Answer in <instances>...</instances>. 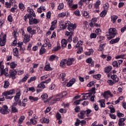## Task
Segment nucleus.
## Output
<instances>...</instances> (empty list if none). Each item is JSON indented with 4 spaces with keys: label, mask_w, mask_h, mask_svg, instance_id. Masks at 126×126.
Here are the masks:
<instances>
[{
    "label": "nucleus",
    "mask_w": 126,
    "mask_h": 126,
    "mask_svg": "<svg viewBox=\"0 0 126 126\" xmlns=\"http://www.w3.org/2000/svg\"><path fill=\"white\" fill-rule=\"evenodd\" d=\"M15 94V90L14 89L10 90L9 91H7L2 93L3 96H5V98L6 99L11 100L13 98L12 95Z\"/></svg>",
    "instance_id": "obj_1"
},
{
    "label": "nucleus",
    "mask_w": 126,
    "mask_h": 126,
    "mask_svg": "<svg viewBox=\"0 0 126 126\" xmlns=\"http://www.w3.org/2000/svg\"><path fill=\"white\" fill-rule=\"evenodd\" d=\"M109 35L107 36V39L108 40H111V39H113L116 37L117 35V32L116 31V29L115 28H111L109 30Z\"/></svg>",
    "instance_id": "obj_2"
},
{
    "label": "nucleus",
    "mask_w": 126,
    "mask_h": 126,
    "mask_svg": "<svg viewBox=\"0 0 126 126\" xmlns=\"http://www.w3.org/2000/svg\"><path fill=\"white\" fill-rule=\"evenodd\" d=\"M20 96H21V93L20 89H18L17 90V93L16 94V95L14 97V100L16 102H18V106H21V100H20L19 99H20Z\"/></svg>",
    "instance_id": "obj_3"
},
{
    "label": "nucleus",
    "mask_w": 126,
    "mask_h": 126,
    "mask_svg": "<svg viewBox=\"0 0 126 126\" xmlns=\"http://www.w3.org/2000/svg\"><path fill=\"white\" fill-rule=\"evenodd\" d=\"M29 23L30 25H33V24H38L40 22V20L33 18V16H29Z\"/></svg>",
    "instance_id": "obj_4"
},
{
    "label": "nucleus",
    "mask_w": 126,
    "mask_h": 126,
    "mask_svg": "<svg viewBox=\"0 0 126 126\" xmlns=\"http://www.w3.org/2000/svg\"><path fill=\"white\" fill-rule=\"evenodd\" d=\"M17 74V71L15 69L10 70L9 71V74L8 76V77L12 78V79L14 80L16 78V75Z\"/></svg>",
    "instance_id": "obj_5"
},
{
    "label": "nucleus",
    "mask_w": 126,
    "mask_h": 126,
    "mask_svg": "<svg viewBox=\"0 0 126 126\" xmlns=\"http://www.w3.org/2000/svg\"><path fill=\"white\" fill-rule=\"evenodd\" d=\"M47 46H48V50L52 49V44L50 42V40L48 38H46L44 40V44H43L42 47L46 48Z\"/></svg>",
    "instance_id": "obj_6"
},
{
    "label": "nucleus",
    "mask_w": 126,
    "mask_h": 126,
    "mask_svg": "<svg viewBox=\"0 0 126 126\" xmlns=\"http://www.w3.org/2000/svg\"><path fill=\"white\" fill-rule=\"evenodd\" d=\"M6 43V34H4L2 38H0V46L3 47Z\"/></svg>",
    "instance_id": "obj_7"
},
{
    "label": "nucleus",
    "mask_w": 126,
    "mask_h": 126,
    "mask_svg": "<svg viewBox=\"0 0 126 126\" xmlns=\"http://www.w3.org/2000/svg\"><path fill=\"white\" fill-rule=\"evenodd\" d=\"M25 32L24 31L22 32L23 36H24V42L25 44L28 43L29 41H30V35H28V34H24Z\"/></svg>",
    "instance_id": "obj_8"
},
{
    "label": "nucleus",
    "mask_w": 126,
    "mask_h": 126,
    "mask_svg": "<svg viewBox=\"0 0 126 126\" xmlns=\"http://www.w3.org/2000/svg\"><path fill=\"white\" fill-rule=\"evenodd\" d=\"M109 95L110 96V97H113L114 96L110 91L104 92V93L102 94V96H103L104 98H105V99H108Z\"/></svg>",
    "instance_id": "obj_9"
},
{
    "label": "nucleus",
    "mask_w": 126,
    "mask_h": 126,
    "mask_svg": "<svg viewBox=\"0 0 126 126\" xmlns=\"http://www.w3.org/2000/svg\"><path fill=\"white\" fill-rule=\"evenodd\" d=\"M0 75H5L6 77H8L9 75H8V69L6 68L5 69H2V70H0Z\"/></svg>",
    "instance_id": "obj_10"
},
{
    "label": "nucleus",
    "mask_w": 126,
    "mask_h": 126,
    "mask_svg": "<svg viewBox=\"0 0 126 126\" xmlns=\"http://www.w3.org/2000/svg\"><path fill=\"white\" fill-rule=\"evenodd\" d=\"M8 107L7 105H3L1 107V114L4 115L5 114H8Z\"/></svg>",
    "instance_id": "obj_11"
},
{
    "label": "nucleus",
    "mask_w": 126,
    "mask_h": 126,
    "mask_svg": "<svg viewBox=\"0 0 126 126\" xmlns=\"http://www.w3.org/2000/svg\"><path fill=\"white\" fill-rule=\"evenodd\" d=\"M69 24H70V21H65L64 23V22H62L61 23V28L64 30L68 26V25H69Z\"/></svg>",
    "instance_id": "obj_12"
},
{
    "label": "nucleus",
    "mask_w": 126,
    "mask_h": 126,
    "mask_svg": "<svg viewBox=\"0 0 126 126\" xmlns=\"http://www.w3.org/2000/svg\"><path fill=\"white\" fill-rule=\"evenodd\" d=\"M76 28V25H73V24H71V23H70V24H69V25L67 27V30H68V31L72 32Z\"/></svg>",
    "instance_id": "obj_13"
},
{
    "label": "nucleus",
    "mask_w": 126,
    "mask_h": 126,
    "mask_svg": "<svg viewBox=\"0 0 126 126\" xmlns=\"http://www.w3.org/2000/svg\"><path fill=\"white\" fill-rule=\"evenodd\" d=\"M111 79H112L114 83H117V82H119V77H118V76L117 75L113 74V75L111 76Z\"/></svg>",
    "instance_id": "obj_14"
},
{
    "label": "nucleus",
    "mask_w": 126,
    "mask_h": 126,
    "mask_svg": "<svg viewBox=\"0 0 126 126\" xmlns=\"http://www.w3.org/2000/svg\"><path fill=\"white\" fill-rule=\"evenodd\" d=\"M13 36H14V38H15L14 40L13 41V46H16V44H17V36H16V32L14 31L12 33Z\"/></svg>",
    "instance_id": "obj_15"
},
{
    "label": "nucleus",
    "mask_w": 126,
    "mask_h": 126,
    "mask_svg": "<svg viewBox=\"0 0 126 126\" xmlns=\"http://www.w3.org/2000/svg\"><path fill=\"white\" fill-rule=\"evenodd\" d=\"M125 121H126V118H120L118 122V125L120 126H125Z\"/></svg>",
    "instance_id": "obj_16"
},
{
    "label": "nucleus",
    "mask_w": 126,
    "mask_h": 126,
    "mask_svg": "<svg viewBox=\"0 0 126 126\" xmlns=\"http://www.w3.org/2000/svg\"><path fill=\"white\" fill-rule=\"evenodd\" d=\"M98 103H99V106L100 108H105L106 107L105 105V100L100 99L98 101Z\"/></svg>",
    "instance_id": "obj_17"
},
{
    "label": "nucleus",
    "mask_w": 126,
    "mask_h": 126,
    "mask_svg": "<svg viewBox=\"0 0 126 126\" xmlns=\"http://www.w3.org/2000/svg\"><path fill=\"white\" fill-rule=\"evenodd\" d=\"M66 45H67V40H65V39H63L61 41V46L62 48H65Z\"/></svg>",
    "instance_id": "obj_18"
},
{
    "label": "nucleus",
    "mask_w": 126,
    "mask_h": 126,
    "mask_svg": "<svg viewBox=\"0 0 126 126\" xmlns=\"http://www.w3.org/2000/svg\"><path fill=\"white\" fill-rule=\"evenodd\" d=\"M113 69V67L112 66H108L105 67L104 68L105 73H109Z\"/></svg>",
    "instance_id": "obj_19"
},
{
    "label": "nucleus",
    "mask_w": 126,
    "mask_h": 126,
    "mask_svg": "<svg viewBox=\"0 0 126 126\" xmlns=\"http://www.w3.org/2000/svg\"><path fill=\"white\" fill-rule=\"evenodd\" d=\"M27 11L29 12V13H30V16H36V15H35V13L34 12V10H33V9L28 7Z\"/></svg>",
    "instance_id": "obj_20"
},
{
    "label": "nucleus",
    "mask_w": 126,
    "mask_h": 126,
    "mask_svg": "<svg viewBox=\"0 0 126 126\" xmlns=\"http://www.w3.org/2000/svg\"><path fill=\"white\" fill-rule=\"evenodd\" d=\"M75 82V79L73 78L71 79L68 83H67L66 86L67 87H70V86H72V85L74 84Z\"/></svg>",
    "instance_id": "obj_21"
},
{
    "label": "nucleus",
    "mask_w": 126,
    "mask_h": 126,
    "mask_svg": "<svg viewBox=\"0 0 126 126\" xmlns=\"http://www.w3.org/2000/svg\"><path fill=\"white\" fill-rule=\"evenodd\" d=\"M66 64L68 66L69 65H71V64H72V63H73V62L74 61V59L73 58H70V59H66Z\"/></svg>",
    "instance_id": "obj_22"
},
{
    "label": "nucleus",
    "mask_w": 126,
    "mask_h": 126,
    "mask_svg": "<svg viewBox=\"0 0 126 126\" xmlns=\"http://www.w3.org/2000/svg\"><path fill=\"white\" fill-rule=\"evenodd\" d=\"M37 88H40L41 89H45L46 88V85H45L44 82H41L37 85Z\"/></svg>",
    "instance_id": "obj_23"
},
{
    "label": "nucleus",
    "mask_w": 126,
    "mask_h": 126,
    "mask_svg": "<svg viewBox=\"0 0 126 126\" xmlns=\"http://www.w3.org/2000/svg\"><path fill=\"white\" fill-rule=\"evenodd\" d=\"M66 63H67L66 59L62 60L60 63V66L61 67H64V66H65V64H66Z\"/></svg>",
    "instance_id": "obj_24"
},
{
    "label": "nucleus",
    "mask_w": 126,
    "mask_h": 126,
    "mask_svg": "<svg viewBox=\"0 0 126 126\" xmlns=\"http://www.w3.org/2000/svg\"><path fill=\"white\" fill-rule=\"evenodd\" d=\"M41 122L42 124H49L50 120L45 117H43L41 119Z\"/></svg>",
    "instance_id": "obj_25"
},
{
    "label": "nucleus",
    "mask_w": 126,
    "mask_h": 126,
    "mask_svg": "<svg viewBox=\"0 0 126 126\" xmlns=\"http://www.w3.org/2000/svg\"><path fill=\"white\" fill-rule=\"evenodd\" d=\"M42 100H44V101L47 102L48 101V95L46 94H44L41 96Z\"/></svg>",
    "instance_id": "obj_26"
},
{
    "label": "nucleus",
    "mask_w": 126,
    "mask_h": 126,
    "mask_svg": "<svg viewBox=\"0 0 126 126\" xmlns=\"http://www.w3.org/2000/svg\"><path fill=\"white\" fill-rule=\"evenodd\" d=\"M49 60L50 62H53V61H55V60H58V57L55 55H52L50 56Z\"/></svg>",
    "instance_id": "obj_27"
},
{
    "label": "nucleus",
    "mask_w": 126,
    "mask_h": 126,
    "mask_svg": "<svg viewBox=\"0 0 126 126\" xmlns=\"http://www.w3.org/2000/svg\"><path fill=\"white\" fill-rule=\"evenodd\" d=\"M13 55H14L15 57H17V58H18V49L17 48H15L13 49Z\"/></svg>",
    "instance_id": "obj_28"
},
{
    "label": "nucleus",
    "mask_w": 126,
    "mask_h": 126,
    "mask_svg": "<svg viewBox=\"0 0 126 126\" xmlns=\"http://www.w3.org/2000/svg\"><path fill=\"white\" fill-rule=\"evenodd\" d=\"M29 99L31 101H33V102H36V101H38L39 100V98L38 97H34L33 96H30Z\"/></svg>",
    "instance_id": "obj_29"
},
{
    "label": "nucleus",
    "mask_w": 126,
    "mask_h": 126,
    "mask_svg": "<svg viewBox=\"0 0 126 126\" xmlns=\"http://www.w3.org/2000/svg\"><path fill=\"white\" fill-rule=\"evenodd\" d=\"M119 41H120V38L117 37L116 39H112L110 41V44H116V43H118V42H119Z\"/></svg>",
    "instance_id": "obj_30"
},
{
    "label": "nucleus",
    "mask_w": 126,
    "mask_h": 126,
    "mask_svg": "<svg viewBox=\"0 0 126 126\" xmlns=\"http://www.w3.org/2000/svg\"><path fill=\"white\" fill-rule=\"evenodd\" d=\"M59 78L60 79H62V81H64V79H65V73H61L59 75Z\"/></svg>",
    "instance_id": "obj_31"
},
{
    "label": "nucleus",
    "mask_w": 126,
    "mask_h": 126,
    "mask_svg": "<svg viewBox=\"0 0 126 126\" xmlns=\"http://www.w3.org/2000/svg\"><path fill=\"white\" fill-rule=\"evenodd\" d=\"M112 65L114 66V67H120L121 65L120 64H119V63L118 61H114L112 63Z\"/></svg>",
    "instance_id": "obj_32"
},
{
    "label": "nucleus",
    "mask_w": 126,
    "mask_h": 126,
    "mask_svg": "<svg viewBox=\"0 0 126 126\" xmlns=\"http://www.w3.org/2000/svg\"><path fill=\"white\" fill-rule=\"evenodd\" d=\"M85 115V113L84 111H82L81 112L78 114V117L80 119H84L85 117L84 115Z\"/></svg>",
    "instance_id": "obj_33"
},
{
    "label": "nucleus",
    "mask_w": 126,
    "mask_h": 126,
    "mask_svg": "<svg viewBox=\"0 0 126 126\" xmlns=\"http://www.w3.org/2000/svg\"><path fill=\"white\" fill-rule=\"evenodd\" d=\"M53 70V68L51 67V66H50V64L46 65L44 67V70H46V71H49V70Z\"/></svg>",
    "instance_id": "obj_34"
},
{
    "label": "nucleus",
    "mask_w": 126,
    "mask_h": 126,
    "mask_svg": "<svg viewBox=\"0 0 126 126\" xmlns=\"http://www.w3.org/2000/svg\"><path fill=\"white\" fill-rule=\"evenodd\" d=\"M46 51L47 50L44 47H41L40 49L39 55H43V54H45Z\"/></svg>",
    "instance_id": "obj_35"
},
{
    "label": "nucleus",
    "mask_w": 126,
    "mask_h": 126,
    "mask_svg": "<svg viewBox=\"0 0 126 126\" xmlns=\"http://www.w3.org/2000/svg\"><path fill=\"white\" fill-rule=\"evenodd\" d=\"M9 85H10V84L9 83V82L8 81H4L3 86L4 88H8V87H9Z\"/></svg>",
    "instance_id": "obj_36"
},
{
    "label": "nucleus",
    "mask_w": 126,
    "mask_h": 126,
    "mask_svg": "<svg viewBox=\"0 0 126 126\" xmlns=\"http://www.w3.org/2000/svg\"><path fill=\"white\" fill-rule=\"evenodd\" d=\"M11 111L12 113H18V109L16 108V107L14 106H11Z\"/></svg>",
    "instance_id": "obj_37"
},
{
    "label": "nucleus",
    "mask_w": 126,
    "mask_h": 126,
    "mask_svg": "<svg viewBox=\"0 0 126 126\" xmlns=\"http://www.w3.org/2000/svg\"><path fill=\"white\" fill-rule=\"evenodd\" d=\"M24 120H25V117L24 116H21L19 119L18 124L19 125H21V124H22V123L23 122V121H24Z\"/></svg>",
    "instance_id": "obj_38"
},
{
    "label": "nucleus",
    "mask_w": 126,
    "mask_h": 126,
    "mask_svg": "<svg viewBox=\"0 0 126 126\" xmlns=\"http://www.w3.org/2000/svg\"><path fill=\"white\" fill-rule=\"evenodd\" d=\"M101 74H97L96 75H94L93 76V77H94V78H95V79H97V80H100V79L101 78Z\"/></svg>",
    "instance_id": "obj_39"
},
{
    "label": "nucleus",
    "mask_w": 126,
    "mask_h": 126,
    "mask_svg": "<svg viewBox=\"0 0 126 126\" xmlns=\"http://www.w3.org/2000/svg\"><path fill=\"white\" fill-rule=\"evenodd\" d=\"M83 45V41L82 40H80L78 42L77 44L76 45V48H78L81 47Z\"/></svg>",
    "instance_id": "obj_40"
},
{
    "label": "nucleus",
    "mask_w": 126,
    "mask_h": 126,
    "mask_svg": "<svg viewBox=\"0 0 126 126\" xmlns=\"http://www.w3.org/2000/svg\"><path fill=\"white\" fill-rule=\"evenodd\" d=\"M62 98V96L59 95V96H56L53 101H54L53 103H56V102L58 101H60L61 100V98Z\"/></svg>",
    "instance_id": "obj_41"
},
{
    "label": "nucleus",
    "mask_w": 126,
    "mask_h": 126,
    "mask_svg": "<svg viewBox=\"0 0 126 126\" xmlns=\"http://www.w3.org/2000/svg\"><path fill=\"white\" fill-rule=\"evenodd\" d=\"M101 4V1L100 0H97L94 4L95 8H99V5Z\"/></svg>",
    "instance_id": "obj_42"
},
{
    "label": "nucleus",
    "mask_w": 126,
    "mask_h": 126,
    "mask_svg": "<svg viewBox=\"0 0 126 126\" xmlns=\"http://www.w3.org/2000/svg\"><path fill=\"white\" fill-rule=\"evenodd\" d=\"M19 7L20 9H21V10H22V11H23V10H24V8H25V7H24V4H23V3H19Z\"/></svg>",
    "instance_id": "obj_43"
},
{
    "label": "nucleus",
    "mask_w": 126,
    "mask_h": 126,
    "mask_svg": "<svg viewBox=\"0 0 126 126\" xmlns=\"http://www.w3.org/2000/svg\"><path fill=\"white\" fill-rule=\"evenodd\" d=\"M105 46H106V43L100 44L99 45V51H102L103 50H104V48H105Z\"/></svg>",
    "instance_id": "obj_44"
},
{
    "label": "nucleus",
    "mask_w": 126,
    "mask_h": 126,
    "mask_svg": "<svg viewBox=\"0 0 126 126\" xmlns=\"http://www.w3.org/2000/svg\"><path fill=\"white\" fill-rule=\"evenodd\" d=\"M16 63H15L14 62H12L10 63V66L11 68H15V67H16Z\"/></svg>",
    "instance_id": "obj_45"
},
{
    "label": "nucleus",
    "mask_w": 126,
    "mask_h": 126,
    "mask_svg": "<svg viewBox=\"0 0 126 126\" xmlns=\"http://www.w3.org/2000/svg\"><path fill=\"white\" fill-rule=\"evenodd\" d=\"M107 83L110 86H113V85H114V84H115V83H114V81H113L112 80H107Z\"/></svg>",
    "instance_id": "obj_46"
},
{
    "label": "nucleus",
    "mask_w": 126,
    "mask_h": 126,
    "mask_svg": "<svg viewBox=\"0 0 126 126\" xmlns=\"http://www.w3.org/2000/svg\"><path fill=\"white\" fill-rule=\"evenodd\" d=\"M28 77H29V75L27 74L23 79L21 80V82H25L26 80L28 79Z\"/></svg>",
    "instance_id": "obj_47"
},
{
    "label": "nucleus",
    "mask_w": 126,
    "mask_h": 126,
    "mask_svg": "<svg viewBox=\"0 0 126 126\" xmlns=\"http://www.w3.org/2000/svg\"><path fill=\"white\" fill-rule=\"evenodd\" d=\"M109 109L110 110V113H111V114H114V113L116 112V110H115V108H114V106H113V105L110 106Z\"/></svg>",
    "instance_id": "obj_48"
},
{
    "label": "nucleus",
    "mask_w": 126,
    "mask_h": 126,
    "mask_svg": "<svg viewBox=\"0 0 126 126\" xmlns=\"http://www.w3.org/2000/svg\"><path fill=\"white\" fill-rule=\"evenodd\" d=\"M93 53V49H90L89 51L85 53L86 56H90Z\"/></svg>",
    "instance_id": "obj_49"
},
{
    "label": "nucleus",
    "mask_w": 126,
    "mask_h": 126,
    "mask_svg": "<svg viewBox=\"0 0 126 126\" xmlns=\"http://www.w3.org/2000/svg\"><path fill=\"white\" fill-rule=\"evenodd\" d=\"M37 77L36 76L32 77L30 78V79L28 80V83H30L31 82H32V81H35V79H36Z\"/></svg>",
    "instance_id": "obj_50"
},
{
    "label": "nucleus",
    "mask_w": 126,
    "mask_h": 126,
    "mask_svg": "<svg viewBox=\"0 0 126 126\" xmlns=\"http://www.w3.org/2000/svg\"><path fill=\"white\" fill-rule=\"evenodd\" d=\"M117 116L118 117V118H122V117L123 118V117L125 116L124 114H123L121 112H119V111L117 112Z\"/></svg>",
    "instance_id": "obj_51"
},
{
    "label": "nucleus",
    "mask_w": 126,
    "mask_h": 126,
    "mask_svg": "<svg viewBox=\"0 0 126 126\" xmlns=\"http://www.w3.org/2000/svg\"><path fill=\"white\" fill-rule=\"evenodd\" d=\"M81 101H83L82 99H79V100H77L74 102V105H75L76 106H77V105H79L80 104V102Z\"/></svg>",
    "instance_id": "obj_52"
},
{
    "label": "nucleus",
    "mask_w": 126,
    "mask_h": 126,
    "mask_svg": "<svg viewBox=\"0 0 126 126\" xmlns=\"http://www.w3.org/2000/svg\"><path fill=\"white\" fill-rule=\"evenodd\" d=\"M96 37H97V34L96 33H93L90 35L91 39H95Z\"/></svg>",
    "instance_id": "obj_53"
},
{
    "label": "nucleus",
    "mask_w": 126,
    "mask_h": 126,
    "mask_svg": "<svg viewBox=\"0 0 126 126\" xmlns=\"http://www.w3.org/2000/svg\"><path fill=\"white\" fill-rule=\"evenodd\" d=\"M103 7L104 10H108L109 9V4L108 3H106L103 5Z\"/></svg>",
    "instance_id": "obj_54"
},
{
    "label": "nucleus",
    "mask_w": 126,
    "mask_h": 126,
    "mask_svg": "<svg viewBox=\"0 0 126 126\" xmlns=\"http://www.w3.org/2000/svg\"><path fill=\"white\" fill-rule=\"evenodd\" d=\"M63 3H61L58 6V9L61 10V9H63Z\"/></svg>",
    "instance_id": "obj_55"
},
{
    "label": "nucleus",
    "mask_w": 126,
    "mask_h": 126,
    "mask_svg": "<svg viewBox=\"0 0 126 126\" xmlns=\"http://www.w3.org/2000/svg\"><path fill=\"white\" fill-rule=\"evenodd\" d=\"M95 33L97 35H100L101 33H102V31L100 29H96L95 30Z\"/></svg>",
    "instance_id": "obj_56"
},
{
    "label": "nucleus",
    "mask_w": 126,
    "mask_h": 126,
    "mask_svg": "<svg viewBox=\"0 0 126 126\" xmlns=\"http://www.w3.org/2000/svg\"><path fill=\"white\" fill-rule=\"evenodd\" d=\"M30 122L32 125H36L37 124V121L34 120L33 118L31 119Z\"/></svg>",
    "instance_id": "obj_57"
},
{
    "label": "nucleus",
    "mask_w": 126,
    "mask_h": 126,
    "mask_svg": "<svg viewBox=\"0 0 126 126\" xmlns=\"http://www.w3.org/2000/svg\"><path fill=\"white\" fill-rule=\"evenodd\" d=\"M118 19V17L115 16V17H111V21L112 23H114V22H116V21Z\"/></svg>",
    "instance_id": "obj_58"
},
{
    "label": "nucleus",
    "mask_w": 126,
    "mask_h": 126,
    "mask_svg": "<svg viewBox=\"0 0 126 126\" xmlns=\"http://www.w3.org/2000/svg\"><path fill=\"white\" fill-rule=\"evenodd\" d=\"M60 15V16H68V15H69V14H68V12H66L65 13H61Z\"/></svg>",
    "instance_id": "obj_59"
},
{
    "label": "nucleus",
    "mask_w": 126,
    "mask_h": 126,
    "mask_svg": "<svg viewBox=\"0 0 126 126\" xmlns=\"http://www.w3.org/2000/svg\"><path fill=\"white\" fill-rule=\"evenodd\" d=\"M106 14H107V10H104L102 11L101 13H100V16H105Z\"/></svg>",
    "instance_id": "obj_60"
},
{
    "label": "nucleus",
    "mask_w": 126,
    "mask_h": 126,
    "mask_svg": "<svg viewBox=\"0 0 126 126\" xmlns=\"http://www.w3.org/2000/svg\"><path fill=\"white\" fill-rule=\"evenodd\" d=\"M48 75H45L44 76H42L40 77V80L43 81L47 79L48 78Z\"/></svg>",
    "instance_id": "obj_61"
},
{
    "label": "nucleus",
    "mask_w": 126,
    "mask_h": 126,
    "mask_svg": "<svg viewBox=\"0 0 126 126\" xmlns=\"http://www.w3.org/2000/svg\"><path fill=\"white\" fill-rule=\"evenodd\" d=\"M65 34L66 35V36H72V35H73V32H68L67 31L65 33Z\"/></svg>",
    "instance_id": "obj_62"
},
{
    "label": "nucleus",
    "mask_w": 126,
    "mask_h": 126,
    "mask_svg": "<svg viewBox=\"0 0 126 126\" xmlns=\"http://www.w3.org/2000/svg\"><path fill=\"white\" fill-rule=\"evenodd\" d=\"M27 91H32V92H35V88L34 87H31L29 88V89H27Z\"/></svg>",
    "instance_id": "obj_63"
},
{
    "label": "nucleus",
    "mask_w": 126,
    "mask_h": 126,
    "mask_svg": "<svg viewBox=\"0 0 126 126\" xmlns=\"http://www.w3.org/2000/svg\"><path fill=\"white\" fill-rule=\"evenodd\" d=\"M56 118L57 120H61L62 119V116L60 113H57L56 114Z\"/></svg>",
    "instance_id": "obj_64"
}]
</instances>
